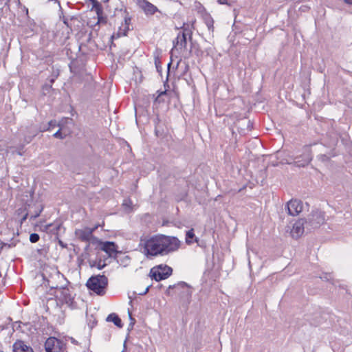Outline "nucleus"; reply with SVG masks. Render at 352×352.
Returning a JSON list of instances; mask_svg holds the SVG:
<instances>
[{"label": "nucleus", "instance_id": "393cba45", "mask_svg": "<svg viewBox=\"0 0 352 352\" xmlns=\"http://www.w3.org/2000/svg\"><path fill=\"white\" fill-rule=\"evenodd\" d=\"M123 32L122 30V28H121V26L119 27L118 28V30L116 33H114L112 36H111V38L112 39H115V38H120L121 36H123L124 35L121 34V33Z\"/></svg>", "mask_w": 352, "mask_h": 352}, {"label": "nucleus", "instance_id": "7c9ffc66", "mask_svg": "<svg viewBox=\"0 0 352 352\" xmlns=\"http://www.w3.org/2000/svg\"><path fill=\"white\" fill-rule=\"evenodd\" d=\"M166 94V91H161L159 95L157 96V97L156 98L155 100L156 101H159L160 102V98L161 97V96L162 95H165Z\"/></svg>", "mask_w": 352, "mask_h": 352}, {"label": "nucleus", "instance_id": "ddd939ff", "mask_svg": "<svg viewBox=\"0 0 352 352\" xmlns=\"http://www.w3.org/2000/svg\"><path fill=\"white\" fill-rule=\"evenodd\" d=\"M182 30L179 32L181 33L185 36H188V40H192V32L195 29L194 27V23L193 22H189V23H184L181 28Z\"/></svg>", "mask_w": 352, "mask_h": 352}, {"label": "nucleus", "instance_id": "bb28decb", "mask_svg": "<svg viewBox=\"0 0 352 352\" xmlns=\"http://www.w3.org/2000/svg\"><path fill=\"white\" fill-rule=\"evenodd\" d=\"M106 265V263L104 262H102L101 260L99 261L98 265H97V268L98 270H102V268H104Z\"/></svg>", "mask_w": 352, "mask_h": 352}, {"label": "nucleus", "instance_id": "a211bd4d", "mask_svg": "<svg viewBox=\"0 0 352 352\" xmlns=\"http://www.w3.org/2000/svg\"><path fill=\"white\" fill-rule=\"evenodd\" d=\"M311 160V157L309 153L304 154L303 160L301 162L298 160V157H296V160L294 162L295 164L298 166H305L307 165Z\"/></svg>", "mask_w": 352, "mask_h": 352}, {"label": "nucleus", "instance_id": "b1692460", "mask_svg": "<svg viewBox=\"0 0 352 352\" xmlns=\"http://www.w3.org/2000/svg\"><path fill=\"white\" fill-rule=\"evenodd\" d=\"M39 239V235L36 233H32L30 236V241L31 243H36Z\"/></svg>", "mask_w": 352, "mask_h": 352}, {"label": "nucleus", "instance_id": "c85d7f7f", "mask_svg": "<svg viewBox=\"0 0 352 352\" xmlns=\"http://www.w3.org/2000/svg\"><path fill=\"white\" fill-rule=\"evenodd\" d=\"M49 127L47 130H50L51 127H54L56 125V121L51 120L48 123Z\"/></svg>", "mask_w": 352, "mask_h": 352}, {"label": "nucleus", "instance_id": "e433bc0d", "mask_svg": "<svg viewBox=\"0 0 352 352\" xmlns=\"http://www.w3.org/2000/svg\"><path fill=\"white\" fill-rule=\"evenodd\" d=\"M155 133H156V135L158 136V133H159V131H157V130L155 131Z\"/></svg>", "mask_w": 352, "mask_h": 352}, {"label": "nucleus", "instance_id": "2f4dec72", "mask_svg": "<svg viewBox=\"0 0 352 352\" xmlns=\"http://www.w3.org/2000/svg\"><path fill=\"white\" fill-rule=\"evenodd\" d=\"M218 3L221 5H228V0H217Z\"/></svg>", "mask_w": 352, "mask_h": 352}, {"label": "nucleus", "instance_id": "4c0bfd02", "mask_svg": "<svg viewBox=\"0 0 352 352\" xmlns=\"http://www.w3.org/2000/svg\"><path fill=\"white\" fill-rule=\"evenodd\" d=\"M18 154L20 155H22V153L20 151H18Z\"/></svg>", "mask_w": 352, "mask_h": 352}, {"label": "nucleus", "instance_id": "58836bf2", "mask_svg": "<svg viewBox=\"0 0 352 352\" xmlns=\"http://www.w3.org/2000/svg\"><path fill=\"white\" fill-rule=\"evenodd\" d=\"M129 317H130L131 320H133L131 314H129Z\"/></svg>", "mask_w": 352, "mask_h": 352}, {"label": "nucleus", "instance_id": "f704fd0d", "mask_svg": "<svg viewBox=\"0 0 352 352\" xmlns=\"http://www.w3.org/2000/svg\"><path fill=\"white\" fill-rule=\"evenodd\" d=\"M31 138H29L28 140H25L26 143H29L31 141Z\"/></svg>", "mask_w": 352, "mask_h": 352}, {"label": "nucleus", "instance_id": "20e7f679", "mask_svg": "<svg viewBox=\"0 0 352 352\" xmlns=\"http://www.w3.org/2000/svg\"><path fill=\"white\" fill-rule=\"evenodd\" d=\"M45 349L46 352H64L65 343L62 340L50 337L45 341Z\"/></svg>", "mask_w": 352, "mask_h": 352}, {"label": "nucleus", "instance_id": "0eeeda50", "mask_svg": "<svg viewBox=\"0 0 352 352\" xmlns=\"http://www.w3.org/2000/svg\"><path fill=\"white\" fill-rule=\"evenodd\" d=\"M325 221L324 214L322 211L316 210L312 212L311 217L309 218L307 223L313 228H318L323 224Z\"/></svg>", "mask_w": 352, "mask_h": 352}, {"label": "nucleus", "instance_id": "473e14b6", "mask_svg": "<svg viewBox=\"0 0 352 352\" xmlns=\"http://www.w3.org/2000/svg\"><path fill=\"white\" fill-rule=\"evenodd\" d=\"M148 289H149V287H147L143 294H146L148 292Z\"/></svg>", "mask_w": 352, "mask_h": 352}, {"label": "nucleus", "instance_id": "aec40b11", "mask_svg": "<svg viewBox=\"0 0 352 352\" xmlns=\"http://www.w3.org/2000/svg\"><path fill=\"white\" fill-rule=\"evenodd\" d=\"M131 23V18L126 16L124 18V23L121 24V28H122L123 32L121 33L122 35H126L127 32L129 30V25Z\"/></svg>", "mask_w": 352, "mask_h": 352}, {"label": "nucleus", "instance_id": "4be33fe9", "mask_svg": "<svg viewBox=\"0 0 352 352\" xmlns=\"http://www.w3.org/2000/svg\"><path fill=\"white\" fill-rule=\"evenodd\" d=\"M195 237L194 230L191 229L186 234V242L187 244L192 243V239Z\"/></svg>", "mask_w": 352, "mask_h": 352}, {"label": "nucleus", "instance_id": "6ab92c4d", "mask_svg": "<svg viewBox=\"0 0 352 352\" xmlns=\"http://www.w3.org/2000/svg\"><path fill=\"white\" fill-rule=\"evenodd\" d=\"M107 320L113 322V324L118 327H122L121 319L116 314H109L107 318Z\"/></svg>", "mask_w": 352, "mask_h": 352}, {"label": "nucleus", "instance_id": "c9c22d12", "mask_svg": "<svg viewBox=\"0 0 352 352\" xmlns=\"http://www.w3.org/2000/svg\"><path fill=\"white\" fill-rule=\"evenodd\" d=\"M50 287H51L52 288H56V289H57V286H53V285H52V286H50Z\"/></svg>", "mask_w": 352, "mask_h": 352}, {"label": "nucleus", "instance_id": "7ed1b4c3", "mask_svg": "<svg viewBox=\"0 0 352 352\" xmlns=\"http://www.w3.org/2000/svg\"><path fill=\"white\" fill-rule=\"evenodd\" d=\"M172 272L173 270L170 267L160 265L151 270L150 276L156 281H160L168 278L171 275Z\"/></svg>", "mask_w": 352, "mask_h": 352}, {"label": "nucleus", "instance_id": "9b49d317", "mask_svg": "<svg viewBox=\"0 0 352 352\" xmlns=\"http://www.w3.org/2000/svg\"><path fill=\"white\" fill-rule=\"evenodd\" d=\"M101 250L105 252L109 257L116 256L118 252L116 244L110 241L102 243Z\"/></svg>", "mask_w": 352, "mask_h": 352}, {"label": "nucleus", "instance_id": "f8f14e48", "mask_svg": "<svg viewBox=\"0 0 352 352\" xmlns=\"http://www.w3.org/2000/svg\"><path fill=\"white\" fill-rule=\"evenodd\" d=\"M14 352H34L32 348L23 341L18 340L13 345Z\"/></svg>", "mask_w": 352, "mask_h": 352}, {"label": "nucleus", "instance_id": "5701e85b", "mask_svg": "<svg viewBox=\"0 0 352 352\" xmlns=\"http://www.w3.org/2000/svg\"><path fill=\"white\" fill-rule=\"evenodd\" d=\"M43 210V207L38 206L37 207L36 210L34 212H30V219H35L38 217H39L40 214L41 213Z\"/></svg>", "mask_w": 352, "mask_h": 352}, {"label": "nucleus", "instance_id": "423d86ee", "mask_svg": "<svg viewBox=\"0 0 352 352\" xmlns=\"http://www.w3.org/2000/svg\"><path fill=\"white\" fill-rule=\"evenodd\" d=\"M302 203L300 200L292 199L287 204V213L291 216H297L302 210Z\"/></svg>", "mask_w": 352, "mask_h": 352}, {"label": "nucleus", "instance_id": "f03ea898", "mask_svg": "<svg viewBox=\"0 0 352 352\" xmlns=\"http://www.w3.org/2000/svg\"><path fill=\"white\" fill-rule=\"evenodd\" d=\"M108 284V279L104 275H97L90 277L87 281V288L98 295L102 296L105 294V289Z\"/></svg>", "mask_w": 352, "mask_h": 352}, {"label": "nucleus", "instance_id": "4468645a", "mask_svg": "<svg viewBox=\"0 0 352 352\" xmlns=\"http://www.w3.org/2000/svg\"><path fill=\"white\" fill-rule=\"evenodd\" d=\"M188 39V36L178 33L175 41H173L174 47H179L181 50L186 49Z\"/></svg>", "mask_w": 352, "mask_h": 352}, {"label": "nucleus", "instance_id": "2eb2a0df", "mask_svg": "<svg viewBox=\"0 0 352 352\" xmlns=\"http://www.w3.org/2000/svg\"><path fill=\"white\" fill-rule=\"evenodd\" d=\"M177 287L183 288V289H186V291L184 292V294L187 298V302L190 303V298H191V295H192V291L190 288V286L186 283L182 281V282L178 283L177 285H170L168 287V288L173 289V288H176Z\"/></svg>", "mask_w": 352, "mask_h": 352}, {"label": "nucleus", "instance_id": "f257e3e1", "mask_svg": "<svg viewBox=\"0 0 352 352\" xmlns=\"http://www.w3.org/2000/svg\"><path fill=\"white\" fill-rule=\"evenodd\" d=\"M140 245L142 247L143 253L147 256H164L177 250L180 241L174 236L159 234L142 239Z\"/></svg>", "mask_w": 352, "mask_h": 352}, {"label": "nucleus", "instance_id": "6e6552de", "mask_svg": "<svg viewBox=\"0 0 352 352\" xmlns=\"http://www.w3.org/2000/svg\"><path fill=\"white\" fill-rule=\"evenodd\" d=\"M305 223L307 224L306 220L303 219H300L294 223L293 228L290 231L292 238L297 239L303 234L305 232L304 225Z\"/></svg>", "mask_w": 352, "mask_h": 352}, {"label": "nucleus", "instance_id": "39448f33", "mask_svg": "<svg viewBox=\"0 0 352 352\" xmlns=\"http://www.w3.org/2000/svg\"><path fill=\"white\" fill-rule=\"evenodd\" d=\"M57 298L60 302L63 304L67 305L68 307L73 308L74 306V298L72 296L71 291L67 287H60L59 289V293L57 295Z\"/></svg>", "mask_w": 352, "mask_h": 352}, {"label": "nucleus", "instance_id": "a878e982", "mask_svg": "<svg viewBox=\"0 0 352 352\" xmlns=\"http://www.w3.org/2000/svg\"><path fill=\"white\" fill-rule=\"evenodd\" d=\"M30 217V213H25V214H23V215L21 216L19 219V223L20 224V226H21L23 225V223H24V221L27 219V218Z\"/></svg>", "mask_w": 352, "mask_h": 352}, {"label": "nucleus", "instance_id": "1a4fd4ad", "mask_svg": "<svg viewBox=\"0 0 352 352\" xmlns=\"http://www.w3.org/2000/svg\"><path fill=\"white\" fill-rule=\"evenodd\" d=\"M98 228V226H95L93 228H85L84 229L78 230L76 232V234L80 239L83 241H89L91 237L93 232Z\"/></svg>", "mask_w": 352, "mask_h": 352}, {"label": "nucleus", "instance_id": "72a5a7b5", "mask_svg": "<svg viewBox=\"0 0 352 352\" xmlns=\"http://www.w3.org/2000/svg\"><path fill=\"white\" fill-rule=\"evenodd\" d=\"M63 22H64V23H65V25H67V26H69V25H68V23H67V19H64V20H63Z\"/></svg>", "mask_w": 352, "mask_h": 352}, {"label": "nucleus", "instance_id": "cd10ccee", "mask_svg": "<svg viewBox=\"0 0 352 352\" xmlns=\"http://www.w3.org/2000/svg\"><path fill=\"white\" fill-rule=\"evenodd\" d=\"M57 76H58V74H55L52 76V78L50 80V82L51 84L54 83V82L55 79L57 78ZM46 87L50 89L52 87V85H50L49 87L46 86Z\"/></svg>", "mask_w": 352, "mask_h": 352}, {"label": "nucleus", "instance_id": "412c9836", "mask_svg": "<svg viewBox=\"0 0 352 352\" xmlns=\"http://www.w3.org/2000/svg\"><path fill=\"white\" fill-rule=\"evenodd\" d=\"M89 1H91L94 6L96 7V9L97 11V14L98 16V23H105V20L103 19V17L100 16L99 11L100 10V5L99 2L97 0H89Z\"/></svg>", "mask_w": 352, "mask_h": 352}, {"label": "nucleus", "instance_id": "f3484780", "mask_svg": "<svg viewBox=\"0 0 352 352\" xmlns=\"http://www.w3.org/2000/svg\"><path fill=\"white\" fill-rule=\"evenodd\" d=\"M30 207V204L29 203V200L27 199L25 204L21 207L17 208L15 211V217L16 218H19L21 216L23 215L25 213H30L28 210V208Z\"/></svg>", "mask_w": 352, "mask_h": 352}, {"label": "nucleus", "instance_id": "9d476101", "mask_svg": "<svg viewBox=\"0 0 352 352\" xmlns=\"http://www.w3.org/2000/svg\"><path fill=\"white\" fill-rule=\"evenodd\" d=\"M139 5L146 15H152L158 12L157 8L147 0H139Z\"/></svg>", "mask_w": 352, "mask_h": 352}, {"label": "nucleus", "instance_id": "dca6fc26", "mask_svg": "<svg viewBox=\"0 0 352 352\" xmlns=\"http://www.w3.org/2000/svg\"><path fill=\"white\" fill-rule=\"evenodd\" d=\"M72 119L71 118H65L62 120L61 122L57 124V125L60 127L59 130H58L53 136L56 138L63 139L67 136L65 133L62 132L63 126L65 124L72 123Z\"/></svg>", "mask_w": 352, "mask_h": 352}, {"label": "nucleus", "instance_id": "c756f323", "mask_svg": "<svg viewBox=\"0 0 352 352\" xmlns=\"http://www.w3.org/2000/svg\"><path fill=\"white\" fill-rule=\"evenodd\" d=\"M206 24H207V26H208L209 30H213V21H208L206 23Z\"/></svg>", "mask_w": 352, "mask_h": 352}]
</instances>
